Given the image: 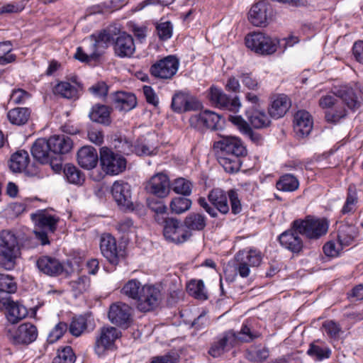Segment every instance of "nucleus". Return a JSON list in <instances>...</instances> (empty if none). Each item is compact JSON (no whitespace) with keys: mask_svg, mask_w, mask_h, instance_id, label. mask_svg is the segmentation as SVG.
<instances>
[{"mask_svg":"<svg viewBox=\"0 0 363 363\" xmlns=\"http://www.w3.org/2000/svg\"><path fill=\"white\" fill-rule=\"evenodd\" d=\"M319 105L323 108H328L325 119L328 122L337 123L347 115L348 108L355 111L360 106V101L354 89L347 85L341 86L333 94L320 97Z\"/></svg>","mask_w":363,"mask_h":363,"instance_id":"obj_1","label":"nucleus"},{"mask_svg":"<svg viewBox=\"0 0 363 363\" xmlns=\"http://www.w3.org/2000/svg\"><path fill=\"white\" fill-rule=\"evenodd\" d=\"M218 161L228 173L237 172L241 166L240 157L247 155V150L242 142L237 137H223L216 142Z\"/></svg>","mask_w":363,"mask_h":363,"instance_id":"obj_2","label":"nucleus"},{"mask_svg":"<svg viewBox=\"0 0 363 363\" xmlns=\"http://www.w3.org/2000/svg\"><path fill=\"white\" fill-rule=\"evenodd\" d=\"M114 40L113 35L107 30L94 33L89 38V45L84 48H77L74 57L82 62L96 60L108 48L111 42H114Z\"/></svg>","mask_w":363,"mask_h":363,"instance_id":"obj_3","label":"nucleus"},{"mask_svg":"<svg viewBox=\"0 0 363 363\" xmlns=\"http://www.w3.org/2000/svg\"><path fill=\"white\" fill-rule=\"evenodd\" d=\"M19 254L18 240L15 235L8 230L0 233V266L6 270L12 269Z\"/></svg>","mask_w":363,"mask_h":363,"instance_id":"obj_4","label":"nucleus"},{"mask_svg":"<svg viewBox=\"0 0 363 363\" xmlns=\"http://www.w3.org/2000/svg\"><path fill=\"white\" fill-rule=\"evenodd\" d=\"M293 227L309 239H318L328 232V223L325 218L307 216L304 219L294 220Z\"/></svg>","mask_w":363,"mask_h":363,"instance_id":"obj_5","label":"nucleus"},{"mask_svg":"<svg viewBox=\"0 0 363 363\" xmlns=\"http://www.w3.org/2000/svg\"><path fill=\"white\" fill-rule=\"evenodd\" d=\"M208 201L203 197L198 199V203L202 207L211 217L218 216L217 211L222 214H226L229 212V206L228 203V196L225 192L220 189H213L208 196Z\"/></svg>","mask_w":363,"mask_h":363,"instance_id":"obj_6","label":"nucleus"},{"mask_svg":"<svg viewBox=\"0 0 363 363\" xmlns=\"http://www.w3.org/2000/svg\"><path fill=\"white\" fill-rule=\"evenodd\" d=\"M262 260V253L256 249L240 250L235 256V271L241 277H247L250 267H258Z\"/></svg>","mask_w":363,"mask_h":363,"instance_id":"obj_7","label":"nucleus"},{"mask_svg":"<svg viewBox=\"0 0 363 363\" xmlns=\"http://www.w3.org/2000/svg\"><path fill=\"white\" fill-rule=\"evenodd\" d=\"M245 44L257 53L271 55L277 50L279 41L258 32L248 34L245 37Z\"/></svg>","mask_w":363,"mask_h":363,"instance_id":"obj_8","label":"nucleus"},{"mask_svg":"<svg viewBox=\"0 0 363 363\" xmlns=\"http://www.w3.org/2000/svg\"><path fill=\"white\" fill-rule=\"evenodd\" d=\"M208 98L213 106L220 109L236 113L241 107V102L238 96L231 98L224 93L221 89L215 86H211L209 88Z\"/></svg>","mask_w":363,"mask_h":363,"instance_id":"obj_9","label":"nucleus"},{"mask_svg":"<svg viewBox=\"0 0 363 363\" xmlns=\"http://www.w3.org/2000/svg\"><path fill=\"white\" fill-rule=\"evenodd\" d=\"M162 296L159 287L145 284L142 287L141 294L136 302L137 308L142 312H148L157 308Z\"/></svg>","mask_w":363,"mask_h":363,"instance_id":"obj_10","label":"nucleus"},{"mask_svg":"<svg viewBox=\"0 0 363 363\" xmlns=\"http://www.w3.org/2000/svg\"><path fill=\"white\" fill-rule=\"evenodd\" d=\"M163 235L167 240L176 244L183 243L191 236L185 225L174 218H167L164 220Z\"/></svg>","mask_w":363,"mask_h":363,"instance_id":"obj_11","label":"nucleus"},{"mask_svg":"<svg viewBox=\"0 0 363 363\" xmlns=\"http://www.w3.org/2000/svg\"><path fill=\"white\" fill-rule=\"evenodd\" d=\"M179 66V60L175 56L169 55L152 65L150 72L157 79H170L177 72Z\"/></svg>","mask_w":363,"mask_h":363,"instance_id":"obj_12","label":"nucleus"},{"mask_svg":"<svg viewBox=\"0 0 363 363\" xmlns=\"http://www.w3.org/2000/svg\"><path fill=\"white\" fill-rule=\"evenodd\" d=\"M100 160L103 170L108 174H118L126 167V161L123 157L115 154L106 147L101 149Z\"/></svg>","mask_w":363,"mask_h":363,"instance_id":"obj_13","label":"nucleus"},{"mask_svg":"<svg viewBox=\"0 0 363 363\" xmlns=\"http://www.w3.org/2000/svg\"><path fill=\"white\" fill-rule=\"evenodd\" d=\"M191 126L196 128H208L217 130L223 128L220 115L210 110H204L199 114L193 115L189 118Z\"/></svg>","mask_w":363,"mask_h":363,"instance_id":"obj_14","label":"nucleus"},{"mask_svg":"<svg viewBox=\"0 0 363 363\" xmlns=\"http://www.w3.org/2000/svg\"><path fill=\"white\" fill-rule=\"evenodd\" d=\"M121 337V332L112 326L103 327L96 337L94 351L99 356H103L112 348L115 341Z\"/></svg>","mask_w":363,"mask_h":363,"instance_id":"obj_15","label":"nucleus"},{"mask_svg":"<svg viewBox=\"0 0 363 363\" xmlns=\"http://www.w3.org/2000/svg\"><path fill=\"white\" fill-rule=\"evenodd\" d=\"M38 337L37 328L30 323L21 324L13 330H9L8 337L14 345H29Z\"/></svg>","mask_w":363,"mask_h":363,"instance_id":"obj_16","label":"nucleus"},{"mask_svg":"<svg viewBox=\"0 0 363 363\" xmlns=\"http://www.w3.org/2000/svg\"><path fill=\"white\" fill-rule=\"evenodd\" d=\"M131 311L132 309L128 304L117 302L111 305L108 317L113 324L126 328L132 320Z\"/></svg>","mask_w":363,"mask_h":363,"instance_id":"obj_17","label":"nucleus"},{"mask_svg":"<svg viewBox=\"0 0 363 363\" xmlns=\"http://www.w3.org/2000/svg\"><path fill=\"white\" fill-rule=\"evenodd\" d=\"M235 346L234 330H230L216 337L211 344L208 353L211 357L217 358Z\"/></svg>","mask_w":363,"mask_h":363,"instance_id":"obj_18","label":"nucleus"},{"mask_svg":"<svg viewBox=\"0 0 363 363\" xmlns=\"http://www.w3.org/2000/svg\"><path fill=\"white\" fill-rule=\"evenodd\" d=\"M111 194L119 206L124 209L133 210L130 186L127 182H115L111 188Z\"/></svg>","mask_w":363,"mask_h":363,"instance_id":"obj_19","label":"nucleus"},{"mask_svg":"<svg viewBox=\"0 0 363 363\" xmlns=\"http://www.w3.org/2000/svg\"><path fill=\"white\" fill-rule=\"evenodd\" d=\"M169 179L163 173H157L152 176L145 185L147 192L159 198L166 197L169 194Z\"/></svg>","mask_w":363,"mask_h":363,"instance_id":"obj_20","label":"nucleus"},{"mask_svg":"<svg viewBox=\"0 0 363 363\" xmlns=\"http://www.w3.org/2000/svg\"><path fill=\"white\" fill-rule=\"evenodd\" d=\"M100 250L103 256L111 264L119 262L121 250L116 244V239L110 234H104L100 239Z\"/></svg>","mask_w":363,"mask_h":363,"instance_id":"obj_21","label":"nucleus"},{"mask_svg":"<svg viewBox=\"0 0 363 363\" xmlns=\"http://www.w3.org/2000/svg\"><path fill=\"white\" fill-rule=\"evenodd\" d=\"M298 230L293 227L291 223V228L283 232L279 236V241L281 245L293 253H299L303 248V241L298 235Z\"/></svg>","mask_w":363,"mask_h":363,"instance_id":"obj_22","label":"nucleus"},{"mask_svg":"<svg viewBox=\"0 0 363 363\" xmlns=\"http://www.w3.org/2000/svg\"><path fill=\"white\" fill-rule=\"evenodd\" d=\"M0 305L6 309L7 319L12 324L18 323L28 315L26 308L18 302L13 301L10 297L0 298Z\"/></svg>","mask_w":363,"mask_h":363,"instance_id":"obj_23","label":"nucleus"},{"mask_svg":"<svg viewBox=\"0 0 363 363\" xmlns=\"http://www.w3.org/2000/svg\"><path fill=\"white\" fill-rule=\"evenodd\" d=\"M113 50L119 57H130L135 50L133 37L125 33L119 35L113 42Z\"/></svg>","mask_w":363,"mask_h":363,"instance_id":"obj_24","label":"nucleus"},{"mask_svg":"<svg viewBox=\"0 0 363 363\" xmlns=\"http://www.w3.org/2000/svg\"><path fill=\"white\" fill-rule=\"evenodd\" d=\"M270 6L265 1H259L250 9L248 14L249 21L255 26H265L269 17Z\"/></svg>","mask_w":363,"mask_h":363,"instance_id":"obj_25","label":"nucleus"},{"mask_svg":"<svg viewBox=\"0 0 363 363\" xmlns=\"http://www.w3.org/2000/svg\"><path fill=\"white\" fill-rule=\"evenodd\" d=\"M171 106L174 111L183 113L196 109L198 101L189 94L180 91L173 96Z\"/></svg>","mask_w":363,"mask_h":363,"instance_id":"obj_26","label":"nucleus"},{"mask_svg":"<svg viewBox=\"0 0 363 363\" xmlns=\"http://www.w3.org/2000/svg\"><path fill=\"white\" fill-rule=\"evenodd\" d=\"M36 265L39 271L50 277L57 276L63 272L62 263L56 258L50 256L39 257Z\"/></svg>","mask_w":363,"mask_h":363,"instance_id":"obj_27","label":"nucleus"},{"mask_svg":"<svg viewBox=\"0 0 363 363\" xmlns=\"http://www.w3.org/2000/svg\"><path fill=\"white\" fill-rule=\"evenodd\" d=\"M313 128L311 115L306 111H298L294 116V129L297 136L308 135Z\"/></svg>","mask_w":363,"mask_h":363,"instance_id":"obj_28","label":"nucleus"},{"mask_svg":"<svg viewBox=\"0 0 363 363\" xmlns=\"http://www.w3.org/2000/svg\"><path fill=\"white\" fill-rule=\"evenodd\" d=\"M31 153L33 157L42 164L51 162L53 154L51 151L48 139L39 138L36 140L31 148Z\"/></svg>","mask_w":363,"mask_h":363,"instance_id":"obj_29","label":"nucleus"},{"mask_svg":"<svg viewBox=\"0 0 363 363\" xmlns=\"http://www.w3.org/2000/svg\"><path fill=\"white\" fill-rule=\"evenodd\" d=\"M32 220L38 228L54 233L59 222V217L51 215L45 211H40L31 215Z\"/></svg>","mask_w":363,"mask_h":363,"instance_id":"obj_30","label":"nucleus"},{"mask_svg":"<svg viewBox=\"0 0 363 363\" xmlns=\"http://www.w3.org/2000/svg\"><path fill=\"white\" fill-rule=\"evenodd\" d=\"M48 144L53 155L68 153L73 147L72 140L65 135H55L50 137Z\"/></svg>","mask_w":363,"mask_h":363,"instance_id":"obj_31","label":"nucleus"},{"mask_svg":"<svg viewBox=\"0 0 363 363\" xmlns=\"http://www.w3.org/2000/svg\"><path fill=\"white\" fill-rule=\"evenodd\" d=\"M77 162L84 169H93L98 162L96 150L91 146L82 147L77 152Z\"/></svg>","mask_w":363,"mask_h":363,"instance_id":"obj_32","label":"nucleus"},{"mask_svg":"<svg viewBox=\"0 0 363 363\" xmlns=\"http://www.w3.org/2000/svg\"><path fill=\"white\" fill-rule=\"evenodd\" d=\"M291 101L289 97L284 94L277 96L272 101L269 108V113L272 118L278 119L283 117L289 109Z\"/></svg>","mask_w":363,"mask_h":363,"instance_id":"obj_33","label":"nucleus"},{"mask_svg":"<svg viewBox=\"0 0 363 363\" xmlns=\"http://www.w3.org/2000/svg\"><path fill=\"white\" fill-rule=\"evenodd\" d=\"M113 104L116 109L129 111L136 106L137 99L133 94L118 91L113 98Z\"/></svg>","mask_w":363,"mask_h":363,"instance_id":"obj_34","label":"nucleus"},{"mask_svg":"<svg viewBox=\"0 0 363 363\" xmlns=\"http://www.w3.org/2000/svg\"><path fill=\"white\" fill-rule=\"evenodd\" d=\"M156 137L149 134L147 138H140L134 146V151L138 155H152L157 153Z\"/></svg>","mask_w":363,"mask_h":363,"instance_id":"obj_35","label":"nucleus"},{"mask_svg":"<svg viewBox=\"0 0 363 363\" xmlns=\"http://www.w3.org/2000/svg\"><path fill=\"white\" fill-rule=\"evenodd\" d=\"M229 121L245 135L249 137L255 143H259L262 140L261 135L254 132L250 125L240 116H230Z\"/></svg>","mask_w":363,"mask_h":363,"instance_id":"obj_36","label":"nucleus"},{"mask_svg":"<svg viewBox=\"0 0 363 363\" xmlns=\"http://www.w3.org/2000/svg\"><path fill=\"white\" fill-rule=\"evenodd\" d=\"M110 113L108 106L96 104L92 107L89 116L93 122L108 125L111 122Z\"/></svg>","mask_w":363,"mask_h":363,"instance_id":"obj_37","label":"nucleus"},{"mask_svg":"<svg viewBox=\"0 0 363 363\" xmlns=\"http://www.w3.org/2000/svg\"><path fill=\"white\" fill-rule=\"evenodd\" d=\"M29 155L26 150H18L11 157L9 167L13 172H21L28 166Z\"/></svg>","mask_w":363,"mask_h":363,"instance_id":"obj_38","label":"nucleus"},{"mask_svg":"<svg viewBox=\"0 0 363 363\" xmlns=\"http://www.w3.org/2000/svg\"><path fill=\"white\" fill-rule=\"evenodd\" d=\"M357 232L354 225L342 224L339 227L337 240L341 247L348 246L354 241Z\"/></svg>","mask_w":363,"mask_h":363,"instance_id":"obj_39","label":"nucleus"},{"mask_svg":"<svg viewBox=\"0 0 363 363\" xmlns=\"http://www.w3.org/2000/svg\"><path fill=\"white\" fill-rule=\"evenodd\" d=\"M261 336L260 333L252 329L248 322L244 323L240 331L236 333L234 331L235 345L240 342H250Z\"/></svg>","mask_w":363,"mask_h":363,"instance_id":"obj_40","label":"nucleus"},{"mask_svg":"<svg viewBox=\"0 0 363 363\" xmlns=\"http://www.w3.org/2000/svg\"><path fill=\"white\" fill-rule=\"evenodd\" d=\"M30 117V110L28 108H14L9 111L7 118L11 123L16 125L26 124Z\"/></svg>","mask_w":363,"mask_h":363,"instance_id":"obj_41","label":"nucleus"},{"mask_svg":"<svg viewBox=\"0 0 363 363\" xmlns=\"http://www.w3.org/2000/svg\"><path fill=\"white\" fill-rule=\"evenodd\" d=\"M63 172L67 181L69 184L81 186L85 181L84 174L76 166L72 164H65Z\"/></svg>","mask_w":363,"mask_h":363,"instance_id":"obj_42","label":"nucleus"},{"mask_svg":"<svg viewBox=\"0 0 363 363\" xmlns=\"http://www.w3.org/2000/svg\"><path fill=\"white\" fill-rule=\"evenodd\" d=\"M184 224L186 230H202L206 225V219L201 213H191L185 218Z\"/></svg>","mask_w":363,"mask_h":363,"instance_id":"obj_43","label":"nucleus"},{"mask_svg":"<svg viewBox=\"0 0 363 363\" xmlns=\"http://www.w3.org/2000/svg\"><path fill=\"white\" fill-rule=\"evenodd\" d=\"M143 286L135 279L129 280L122 288L121 293L137 302L141 294Z\"/></svg>","mask_w":363,"mask_h":363,"instance_id":"obj_44","label":"nucleus"},{"mask_svg":"<svg viewBox=\"0 0 363 363\" xmlns=\"http://www.w3.org/2000/svg\"><path fill=\"white\" fill-rule=\"evenodd\" d=\"M55 95L65 99H74L77 96V89L67 82H61L53 89Z\"/></svg>","mask_w":363,"mask_h":363,"instance_id":"obj_45","label":"nucleus"},{"mask_svg":"<svg viewBox=\"0 0 363 363\" xmlns=\"http://www.w3.org/2000/svg\"><path fill=\"white\" fill-rule=\"evenodd\" d=\"M358 201L356 189L350 185L347 189V194L345 204L341 210L343 215L353 213L356 210V205Z\"/></svg>","mask_w":363,"mask_h":363,"instance_id":"obj_46","label":"nucleus"},{"mask_svg":"<svg viewBox=\"0 0 363 363\" xmlns=\"http://www.w3.org/2000/svg\"><path fill=\"white\" fill-rule=\"evenodd\" d=\"M298 179L292 174H286L280 177L277 182V188L284 191H293L298 187Z\"/></svg>","mask_w":363,"mask_h":363,"instance_id":"obj_47","label":"nucleus"},{"mask_svg":"<svg viewBox=\"0 0 363 363\" xmlns=\"http://www.w3.org/2000/svg\"><path fill=\"white\" fill-rule=\"evenodd\" d=\"M248 119L255 128H266L271 123V121L266 113L258 110L254 111L251 115L248 116Z\"/></svg>","mask_w":363,"mask_h":363,"instance_id":"obj_48","label":"nucleus"},{"mask_svg":"<svg viewBox=\"0 0 363 363\" xmlns=\"http://www.w3.org/2000/svg\"><path fill=\"white\" fill-rule=\"evenodd\" d=\"M12 44L11 41L0 43V65L4 66L16 61V56L11 53Z\"/></svg>","mask_w":363,"mask_h":363,"instance_id":"obj_49","label":"nucleus"},{"mask_svg":"<svg viewBox=\"0 0 363 363\" xmlns=\"http://www.w3.org/2000/svg\"><path fill=\"white\" fill-rule=\"evenodd\" d=\"M189 294L196 298L205 300L207 295L205 292V286L202 280H191L187 284Z\"/></svg>","mask_w":363,"mask_h":363,"instance_id":"obj_50","label":"nucleus"},{"mask_svg":"<svg viewBox=\"0 0 363 363\" xmlns=\"http://www.w3.org/2000/svg\"><path fill=\"white\" fill-rule=\"evenodd\" d=\"M88 321L85 316L79 315L72 320L69 330L70 333L76 337L80 336L87 328Z\"/></svg>","mask_w":363,"mask_h":363,"instance_id":"obj_51","label":"nucleus"},{"mask_svg":"<svg viewBox=\"0 0 363 363\" xmlns=\"http://www.w3.org/2000/svg\"><path fill=\"white\" fill-rule=\"evenodd\" d=\"M76 356L70 346H66L57 350L52 363H74Z\"/></svg>","mask_w":363,"mask_h":363,"instance_id":"obj_52","label":"nucleus"},{"mask_svg":"<svg viewBox=\"0 0 363 363\" xmlns=\"http://www.w3.org/2000/svg\"><path fill=\"white\" fill-rule=\"evenodd\" d=\"M191 206V201L185 197H177L172 199L170 203V208L172 212L180 214L188 211Z\"/></svg>","mask_w":363,"mask_h":363,"instance_id":"obj_53","label":"nucleus"},{"mask_svg":"<svg viewBox=\"0 0 363 363\" xmlns=\"http://www.w3.org/2000/svg\"><path fill=\"white\" fill-rule=\"evenodd\" d=\"M173 191L184 196H189L191 193L192 184L184 178H178L172 184Z\"/></svg>","mask_w":363,"mask_h":363,"instance_id":"obj_54","label":"nucleus"},{"mask_svg":"<svg viewBox=\"0 0 363 363\" xmlns=\"http://www.w3.org/2000/svg\"><path fill=\"white\" fill-rule=\"evenodd\" d=\"M17 286L11 276L0 274V292L15 293Z\"/></svg>","mask_w":363,"mask_h":363,"instance_id":"obj_55","label":"nucleus"},{"mask_svg":"<svg viewBox=\"0 0 363 363\" xmlns=\"http://www.w3.org/2000/svg\"><path fill=\"white\" fill-rule=\"evenodd\" d=\"M157 34L161 40L169 39L173 33V26L170 21L157 23L156 25Z\"/></svg>","mask_w":363,"mask_h":363,"instance_id":"obj_56","label":"nucleus"},{"mask_svg":"<svg viewBox=\"0 0 363 363\" xmlns=\"http://www.w3.org/2000/svg\"><path fill=\"white\" fill-rule=\"evenodd\" d=\"M115 149L120 153L123 155H130L134 152V146L131 143L121 137L116 138L113 142Z\"/></svg>","mask_w":363,"mask_h":363,"instance_id":"obj_57","label":"nucleus"},{"mask_svg":"<svg viewBox=\"0 0 363 363\" xmlns=\"http://www.w3.org/2000/svg\"><path fill=\"white\" fill-rule=\"evenodd\" d=\"M116 229L122 235L135 233L136 226L133 220L129 218H125L119 220L116 225Z\"/></svg>","mask_w":363,"mask_h":363,"instance_id":"obj_58","label":"nucleus"},{"mask_svg":"<svg viewBox=\"0 0 363 363\" xmlns=\"http://www.w3.org/2000/svg\"><path fill=\"white\" fill-rule=\"evenodd\" d=\"M25 6L24 1L4 4L0 6V15L19 13L24 9Z\"/></svg>","mask_w":363,"mask_h":363,"instance_id":"obj_59","label":"nucleus"},{"mask_svg":"<svg viewBox=\"0 0 363 363\" xmlns=\"http://www.w3.org/2000/svg\"><path fill=\"white\" fill-rule=\"evenodd\" d=\"M87 137L90 142L96 145H101L104 143V134L98 127L90 125L87 130Z\"/></svg>","mask_w":363,"mask_h":363,"instance_id":"obj_60","label":"nucleus"},{"mask_svg":"<svg viewBox=\"0 0 363 363\" xmlns=\"http://www.w3.org/2000/svg\"><path fill=\"white\" fill-rule=\"evenodd\" d=\"M67 330V325L64 322H60L50 331L48 337L49 343H54L57 341Z\"/></svg>","mask_w":363,"mask_h":363,"instance_id":"obj_61","label":"nucleus"},{"mask_svg":"<svg viewBox=\"0 0 363 363\" xmlns=\"http://www.w3.org/2000/svg\"><path fill=\"white\" fill-rule=\"evenodd\" d=\"M307 352L309 355L315 357L318 360L328 358L331 354V351L329 348L326 347H322L313 344L310 345V348Z\"/></svg>","mask_w":363,"mask_h":363,"instance_id":"obj_62","label":"nucleus"},{"mask_svg":"<svg viewBox=\"0 0 363 363\" xmlns=\"http://www.w3.org/2000/svg\"><path fill=\"white\" fill-rule=\"evenodd\" d=\"M324 332L331 338H337L341 331V328L336 322L332 320H325L323 323Z\"/></svg>","mask_w":363,"mask_h":363,"instance_id":"obj_63","label":"nucleus"},{"mask_svg":"<svg viewBox=\"0 0 363 363\" xmlns=\"http://www.w3.org/2000/svg\"><path fill=\"white\" fill-rule=\"evenodd\" d=\"M30 98V94L24 89H17L12 91L10 101L14 104H25Z\"/></svg>","mask_w":363,"mask_h":363,"instance_id":"obj_64","label":"nucleus"}]
</instances>
